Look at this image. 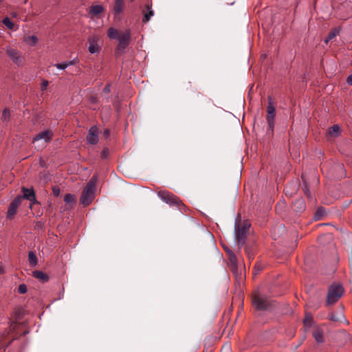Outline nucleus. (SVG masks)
I'll use <instances>...</instances> for the list:
<instances>
[{"mask_svg": "<svg viewBox=\"0 0 352 352\" xmlns=\"http://www.w3.org/2000/svg\"><path fill=\"white\" fill-rule=\"evenodd\" d=\"M97 180L98 177L94 175L84 188L80 200V204L84 206H89L94 200Z\"/></svg>", "mask_w": 352, "mask_h": 352, "instance_id": "nucleus-1", "label": "nucleus"}, {"mask_svg": "<svg viewBox=\"0 0 352 352\" xmlns=\"http://www.w3.org/2000/svg\"><path fill=\"white\" fill-rule=\"evenodd\" d=\"M158 197L165 203L170 206H176L182 212L186 211V206L182 201L175 195L166 190H161L157 192Z\"/></svg>", "mask_w": 352, "mask_h": 352, "instance_id": "nucleus-2", "label": "nucleus"}, {"mask_svg": "<svg viewBox=\"0 0 352 352\" xmlns=\"http://www.w3.org/2000/svg\"><path fill=\"white\" fill-rule=\"evenodd\" d=\"M252 303L254 307L256 310L260 311L267 310L272 306V302L268 299L267 296L260 293L254 294Z\"/></svg>", "mask_w": 352, "mask_h": 352, "instance_id": "nucleus-3", "label": "nucleus"}, {"mask_svg": "<svg viewBox=\"0 0 352 352\" xmlns=\"http://www.w3.org/2000/svg\"><path fill=\"white\" fill-rule=\"evenodd\" d=\"M250 226V224L246 221L241 225L240 222H235V237L237 243L242 245L244 244L248 230Z\"/></svg>", "mask_w": 352, "mask_h": 352, "instance_id": "nucleus-4", "label": "nucleus"}, {"mask_svg": "<svg viewBox=\"0 0 352 352\" xmlns=\"http://www.w3.org/2000/svg\"><path fill=\"white\" fill-rule=\"evenodd\" d=\"M344 292V289L340 285H332L328 292L327 302L329 305L333 304L338 300Z\"/></svg>", "mask_w": 352, "mask_h": 352, "instance_id": "nucleus-5", "label": "nucleus"}, {"mask_svg": "<svg viewBox=\"0 0 352 352\" xmlns=\"http://www.w3.org/2000/svg\"><path fill=\"white\" fill-rule=\"evenodd\" d=\"M131 39V31L130 29H126L119 36L118 39V45L117 46V50H124L126 47L129 45Z\"/></svg>", "mask_w": 352, "mask_h": 352, "instance_id": "nucleus-6", "label": "nucleus"}, {"mask_svg": "<svg viewBox=\"0 0 352 352\" xmlns=\"http://www.w3.org/2000/svg\"><path fill=\"white\" fill-rule=\"evenodd\" d=\"M6 54L16 65H23V58L19 51L12 48H9L6 50Z\"/></svg>", "mask_w": 352, "mask_h": 352, "instance_id": "nucleus-7", "label": "nucleus"}, {"mask_svg": "<svg viewBox=\"0 0 352 352\" xmlns=\"http://www.w3.org/2000/svg\"><path fill=\"white\" fill-rule=\"evenodd\" d=\"M21 200L22 197L21 196H18L10 203L7 212V217L8 219H12L14 217L18 207L21 203Z\"/></svg>", "mask_w": 352, "mask_h": 352, "instance_id": "nucleus-8", "label": "nucleus"}, {"mask_svg": "<svg viewBox=\"0 0 352 352\" xmlns=\"http://www.w3.org/2000/svg\"><path fill=\"white\" fill-rule=\"evenodd\" d=\"M98 40H99V38L96 35L90 36L88 38V43H89L88 50L91 54H96V53L100 52V47L98 45Z\"/></svg>", "mask_w": 352, "mask_h": 352, "instance_id": "nucleus-9", "label": "nucleus"}, {"mask_svg": "<svg viewBox=\"0 0 352 352\" xmlns=\"http://www.w3.org/2000/svg\"><path fill=\"white\" fill-rule=\"evenodd\" d=\"M98 134L99 130L96 126L91 127L86 138L87 142L92 145L96 144L98 142Z\"/></svg>", "mask_w": 352, "mask_h": 352, "instance_id": "nucleus-10", "label": "nucleus"}, {"mask_svg": "<svg viewBox=\"0 0 352 352\" xmlns=\"http://www.w3.org/2000/svg\"><path fill=\"white\" fill-rule=\"evenodd\" d=\"M52 132L50 131H44L38 133L34 138L33 142L43 140L45 142H50L52 139Z\"/></svg>", "mask_w": 352, "mask_h": 352, "instance_id": "nucleus-11", "label": "nucleus"}, {"mask_svg": "<svg viewBox=\"0 0 352 352\" xmlns=\"http://www.w3.org/2000/svg\"><path fill=\"white\" fill-rule=\"evenodd\" d=\"M22 191H23V196H21L22 197V199H26L32 203L36 202L35 194H34L33 189H29V188L23 187Z\"/></svg>", "mask_w": 352, "mask_h": 352, "instance_id": "nucleus-12", "label": "nucleus"}, {"mask_svg": "<svg viewBox=\"0 0 352 352\" xmlns=\"http://www.w3.org/2000/svg\"><path fill=\"white\" fill-rule=\"evenodd\" d=\"M292 208L296 212H301L305 209V203L303 199H299L292 204Z\"/></svg>", "mask_w": 352, "mask_h": 352, "instance_id": "nucleus-13", "label": "nucleus"}, {"mask_svg": "<svg viewBox=\"0 0 352 352\" xmlns=\"http://www.w3.org/2000/svg\"><path fill=\"white\" fill-rule=\"evenodd\" d=\"M340 127L338 124H334L330 128H329L327 131V135L333 138H337L340 134Z\"/></svg>", "mask_w": 352, "mask_h": 352, "instance_id": "nucleus-14", "label": "nucleus"}, {"mask_svg": "<svg viewBox=\"0 0 352 352\" xmlns=\"http://www.w3.org/2000/svg\"><path fill=\"white\" fill-rule=\"evenodd\" d=\"M225 250L227 252L230 256V262L233 267L234 273H236L237 261L234 254L230 250L225 249Z\"/></svg>", "mask_w": 352, "mask_h": 352, "instance_id": "nucleus-15", "label": "nucleus"}, {"mask_svg": "<svg viewBox=\"0 0 352 352\" xmlns=\"http://www.w3.org/2000/svg\"><path fill=\"white\" fill-rule=\"evenodd\" d=\"M275 116L276 113H272V114L267 113L266 120L269 125V129L271 131L272 133H273L274 129Z\"/></svg>", "mask_w": 352, "mask_h": 352, "instance_id": "nucleus-16", "label": "nucleus"}, {"mask_svg": "<svg viewBox=\"0 0 352 352\" xmlns=\"http://www.w3.org/2000/svg\"><path fill=\"white\" fill-rule=\"evenodd\" d=\"M124 8V0H115L113 10L116 14H120Z\"/></svg>", "mask_w": 352, "mask_h": 352, "instance_id": "nucleus-17", "label": "nucleus"}, {"mask_svg": "<svg viewBox=\"0 0 352 352\" xmlns=\"http://www.w3.org/2000/svg\"><path fill=\"white\" fill-rule=\"evenodd\" d=\"M33 276L36 278H38V279L42 280L43 282H47L49 280L48 275L47 274L43 272L42 271H38V270L34 271L33 272Z\"/></svg>", "mask_w": 352, "mask_h": 352, "instance_id": "nucleus-18", "label": "nucleus"}, {"mask_svg": "<svg viewBox=\"0 0 352 352\" xmlns=\"http://www.w3.org/2000/svg\"><path fill=\"white\" fill-rule=\"evenodd\" d=\"M146 11L144 12V17L142 19L144 23H147L153 15V11L151 10V6L146 5Z\"/></svg>", "mask_w": 352, "mask_h": 352, "instance_id": "nucleus-19", "label": "nucleus"}, {"mask_svg": "<svg viewBox=\"0 0 352 352\" xmlns=\"http://www.w3.org/2000/svg\"><path fill=\"white\" fill-rule=\"evenodd\" d=\"M103 11L104 8L100 5L92 6L89 8V13L94 16L102 13Z\"/></svg>", "mask_w": 352, "mask_h": 352, "instance_id": "nucleus-20", "label": "nucleus"}, {"mask_svg": "<svg viewBox=\"0 0 352 352\" xmlns=\"http://www.w3.org/2000/svg\"><path fill=\"white\" fill-rule=\"evenodd\" d=\"M24 42H25L28 45L30 46H34L38 42V38L36 36H27L23 38Z\"/></svg>", "mask_w": 352, "mask_h": 352, "instance_id": "nucleus-21", "label": "nucleus"}, {"mask_svg": "<svg viewBox=\"0 0 352 352\" xmlns=\"http://www.w3.org/2000/svg\"><path fill=\"white\" fill-rule=\"evenodd\" d=\"M107 36L111 39H118L120 34L118 30L110 28L107 31Z\"/></svg>", "mask_w": 352, "mask_h": 352, "instance_id": "nucleus-22", "label": "nucleus"}, {"mask_svg": "<svg viewBox=\"0 0 352 352\" xmlns=\"http://www.w3.org/2000/svg\"><path fill=\"white\" fill-rule=\"evenodd\" d=\"M28 261H29L30 265L32 267H36L37 265V263H38L37 257L34 252L30 251L28 253Z\"/></svg>", "mask_w": 352, "mask_h": 352, "instance_id": "nucleus-23", "label": "nucleus"}, {"mask_svg": "<svg viewBox=\"0 0 352 352\" xmlns=\"http://www.w3.org/2000/svg\"><path fill=\"white\" fill-rule=\"evenodd\" d=\"M303 322H304V326L305 328H312L314 327V320H313V318L311 315H306L304 320H303Z\"/></svg>", "mask_w": 352, "mask_h": 352, "instance_id": "nucleus-24", "label": "nucleus"}, {"mask_svg": "<svg viewBox=\"0 0 352 352\" xmlns=\"http://www.w3.org/2000/svg\"><path fill=\"white\" fill-rule=\"evenodd\" d=\"M268 105L267 107V113L272 114V113H275V106L271 96L267 97Z\"/></svg>", "mask_w": 352, "mask_h": 352, "instance_id": "nucleus-25", "label": "nucleus"}, {"mask_svg": "<svg viewBox=\"0 0 352 352\" xmlns=\"http://www.w3.org/2000/svg\"><path fill=\"white\" fill-rule=\"evenodd\" d=\"M324 331H313V337L318 343L324 342Z\"/></svg>", "mask_w": 352, "mask_h": 352, "instance_id": "nucleus-26", "label": "nucleus"}, {"mask_svg": "<svg viewBox=\"0 0 352 352\" xmlns=\"http://www.w3.org/2000/svg\"><path fill=\"white\" fill-rule=\"evenodd\" d=\"M64 201L66 204H73L76 201V197L74 195L67 193L64 197Z\"/></svg>", "mask_w": 352, "mask_h": 352, "instance_id": "nucleus-27", "label": "nucleus"}, {"mask_svg": "<svg viewBox=\"0 0 352 352\" xmlns=\"http://www.w3.org/2000/svg\"><path fill=\"white\" fill-rule=\"evenodd\" d=\"M2 23H3V25L5 26H6L9 30H13L14 28V23L10 19V18L8 17H5L3 21H2Z\"/></svg>", "mask_w": 352, "mask_h": 352, "instance_id": "nucleus-28", "label": "nucleus"}, {"mask_svg": "<svg viewBox=\"0 0 352 352\" xmlns=\"http://www.w3.org/2000/svg\"><path fill=\"white\" fill-rule=\"evenodd\" d=\"M25 309L24 308L21 307H16L14 310V315L16 316V319H20L23 315L25 314Z\"/></svg>", "mask_w": 352, "mask_h": 352, "instance_id": "nucleus-29", "label": "nucleus"}, {"mask_svg": "<svg viewBox=\"0 0 352 352\" xmlns=\"http://www.w3.org/2000/svg\"><path fill=\"white\" fill-rule=\"evenodd\" d=\"M339 34V30L337 28L333 29L328 34L329 39L332 40Z\"/></svg>", "mask_w": 352, "mask_h": 352, "instance_id": "nucleus-30", "label": "nucleus"}, {"mask_svg": "<svg viewBox=\"0 0 352 352\" xmlns=\"http://www.w3.org/2000/svg\"><path fill=\"white\" fill-rule=\"evenodd\" d=\"M10 112L8 109H5L3 111V113H2V119L4 121H7L10 119Z\"/></svg>", "mask_w": 352, "mask_h": 352, "instance_id": "nucleus-31", "label": "nucleus"}, {"mask_svg": "<svg viewBox=\"0 0 352 352\" xmlns=\"http://www.w3.org/2000/svg\"><path fill=\"white\" fill-rule=\"evenodd\" d=\"M28 289L27 286L25 284H21L19 285L18 287V292L19 294H24L27 292Z\"/></svg>", "mask_w": 352, "mask_h": 352, "instance_id": "nucleus-32", "label": "nucleus"}, {"mask_svg": "<svg viewBox=\"0 0 352 352\" xmlns=\"http://www.w3.org/2000/svg\"><path fill=\"white\" fill-rule=\"evenodd\" d=\"M57 69H65L67 67L66 62H63L62 63H56L54 65Z\"/></svg>", "mask_w": 352, "mask_h": 352, "instance_id": "nucleus-33", "label": "nucleus"}, {"mask_svg": "<svg viewBox=\"0 0 352 352\" xmlns=\"http://www.w3.org/2000/svg\"><path fill=\"white\" fill-rule=\"evenodd\" d=\"M52 192H53L54 196L56 197H58L60 195V190L57 186H54L52 188Z\"/></svg>", "mask_w": 352, "mask_h": 352, "instance_id": "nucleus-34", "label": "nucleus"}, {"mask_svg": "<svg viewBox=\"0 0 352 352\" xmlns=\"http://www.w3.org/2000/svg\"><path fill=\"white\" fill-rule=\"evenodd\" d=\"M324 212V210L323 208H318L317 210L316 213L315 219H319L320 217L323 214Z\"/></svg>", "mask_w": 352, "mask_h": 352, "instance_id": "nucleus-35", "label": "nucleus"}, {"mask_svg": "<svg viewBox=\"0 0 352 352\" xmlns=\"http://www.w3.org/2000/svg\"><path fill=\"white\" fill-rule=\"evenodd\" d=\"M65 62H66L67 67H68L69 66L74 65L76 63H78V59L77 58H74L72 60H67V61H65Z\"/></svg>", "mask_w": 352, "mask_h": 352, "instance_id": "nucleus-36", "label": "nucleus"}, {"mask_svg": "<svg viewBox=\"0 0 352 352\" xmlns=\"http://www.w3.org/2000/svg\"><path fill=\"white\" fill-rule=\"evenodd\" d=\"M108 155H109L108 148H103V150L101 152V157L104 159V158L107 157Z\"/></svg>", "mask_w": 352, "mask_h": 352, "instance_id": "nucleus-37", "label": "nucleus"}, {"mask_svg": "<svg viewBox=\"0 0 352 352\" xmlns=\"http://www.w3.org/2000/svg\"><path fill=\"white\" fill-rule=\"evenodd\" d=\"M49 85V82L47 80H43L41 83V89L45 90Z\"/></svg>", "mask_w": 352, "mask_h": 352, "instance_id": "nucleus-38", "label": "nucleus"}, {"mask_svg": "<svg viewBox=\"0 0 352 352\" xmlns=\"http://www.w3.org/2000/svg\"><path fill=\"white\" fill-rule=\"evenodd\" d=\"M110 91H111V87H110V85L108 84L104 87L103 92L105 94H109Z\"/></svg>", "mask_w": 352, "mask_h": 352, "instance_id": "nucleus-39", "label": "nucleus"}, {"mask_svg": "<svg viewBox=\"0 0 352 352\" xmlns=\"http://www.w3.org/2000/svg\"><path fill=\"white\" fill-rule=\"evenodd\" d=\"M304 192H305V193L306 194V195H307L308 197H311V192H310V190H309V188H308L307 186H305Z\"/></svg>", "mask_w": 352, "mask_h": 352, "instance_id": "nucleus-40", "label": "nucleus"}, {"mask_svg": "<svg viewBox=\"0 0 352 352\" xmlns=\"http://www.w3.org/2000/svg\"><path fill=\"white\" fill-rule=\"evenodd\" d=\"M346 82L349 85H352V74L349 75L346 78Z\"/></svg>", "mask_w": 352, "mask_h": 352, "instance_id": "nucleus-41", "label": "nucleus"}, {"mask_svg": "<svg viewBox=\"0 0 352 352\" xmlns=\"http://www.w3.org/2000/svg\"><path fill=\"white\" fill-rule=\"evenodd\" d=\"M103 134H104V136L106 138H108L109 137V135H110V131H109V129H105V130L104 131Z\"/></svg>", "mask_w": 352, "mask_h": 352, "instance_id": "nucleus-42", "label": "nucleus"}, {"mask_svg": "<svg viewBox=\"0 0 352 352\" xmlns=\"http://www.w3.org/2000/svg\"><path fill=\"white\" fill-rule=\"evenodd\" d=\"M89 100L91 103H96L98 102V99L95 96H91Z\"/></svg>", "mask_w": 352, "mask_h": 352, "instance_id": "nucleus-43", "label": "nucleus"}, {"mask_svg": "<svg viewBox=\"0 0 352 352\" xmlns=\"http://www.w3.org/2000/svg\"><path fill=\"white\" fill-rule=\"evenodd\" d=\"M278 230H283H283H284V229H285V228H284V226L281 224V225H280V226L278 227Z\"/></svg>", "mask_w": 352, "mask_h": 352, "instance_id": "nucleus-44", "label": "nucleus"}, {"mask_svg": "<svg viewBox=\"0 0 352 352\" xmlns=\"http://www.w3.org/2000/svg\"><path fill=\"white\" fill-rule=\"evenodd\" d=\"M331 41V39H329V37L327 36V37L325 38V40H324V43H329V41Z\"/></svg>", "mask_w": 352, "mask_h": 352, "instance_id": "nucleus-45", "label": "nucleus"}, {"mask_svg": "<svg viewBox=\"0 0 352 352\" xmlns=\"http://www.w3.org/2000/svg\"><path fill=\"white\" fill-rule=\"evenodd\" d=\"M331 320H333V321H336V320H337L338 319H337L334 316H332L331 317Z\"/></svg>", "mask_w": 352, "mask_h": 352, "instance_id": "nucleus-46", "label": "nucleus"}, {"mask_svg": "<svg viewBox=\"0 0 352 352\" xmlns=\"http://www.w3.org/2000/svg\"><path fill=\"white\" fill-rule=\"evenodd\" d=\"M16 328H20V327H19V326H15V327H12L13 330H14V329H16Z\"/></svg>", "mask_w": 352, "mask_h": 352, "instance_id": "nucleus-47", "label": "nucleus"}, {"mask_svg": "<svg viewBox=\"0 0 352 352\" xmlns=\"http://www.w3.org/2000/svg\"><path fill=\"white\" fill-rule=\"evenodd\" d=\"M255 268H257L258 271H261V269H259V267H258L255 266Z\"/></svg>", "mask_w": 352, "mask_h": 352, "instance_id": "nucleus-48", "label": "nucleus"}, {"mask_svg": "<svg viewBox=\"0 0 352 352\" xmlns=\"http://www.w3.org/2000/svg\"><path fill=\"white\" fill-rule=\"evenodd\" d=\"M255 268H257L258 271H261V269H259V267H258L255 266Z\"/></svg>", "mask_w": 352, "mask_h": 352, "instance_id": "nucleus-49", "label": "nucleus"}, {"mask_svg": "<svg viewBox=\"0 0 352 352\" xmlns=\"http://www.w3.org/2000/svg\"><path fill=\"white\" fill-rule=\"evenodd\" d=\"M255 268H257L258 271H261V269H259V267H258L255 266Z\"/></svg>", "mask_w": 352, "mask_h": 352, "instance_id": "nucleus-50", "label": "nucleus"}]
</instances>
